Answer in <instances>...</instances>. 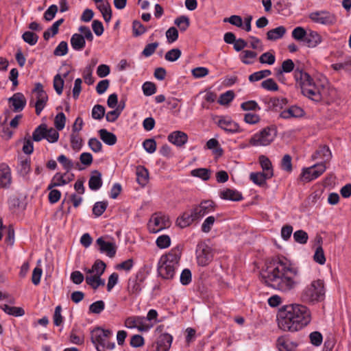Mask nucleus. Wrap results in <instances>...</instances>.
Listing matches in <instances>:
<instances>
[{"instance_id": "nucleus-1", "label": "nucleus", "mask_w": 351, "mask_h": 351, "mask_svg": "<svg viewBox=\"0 0 351 351\" xmlns=\"http://www.w3.org/2000/svg\"><path fill=\"white\" fill-rule=\"evenodd\" d=\"M298 269L293 267L285 258H278L274 267L263 276L265 283L278 291L289 293L298 286Z\"/></svg>"}, {"instance_id": "nucleus-2", "label": "nucleus", "mask_w": 351, "mask_h": 351, "mask_svg": "<svg viewBox=\"0 0 351 351\" xmlns=\"http://www.w3.org/2000/svg\"><path fill=\"white\" fill-rule=\"evenodd\" d=\"M278 324L285 331L295 332L306 326L311 321V312L305 305H285L278 313Z\"/></svg>"}, {"instance_id": "nucleus-3", "label": "nucleus", "mask_w": 351, "mask_h": 351, "mask_svg": "<svg viewBox=\"0 0 351 351\" xmlns=\"http://www.w3.org/2000/svg\"><path fill=\"white\" fill-rule=\"evenodd\" d=\"M324 296V282L322 280H316L302 289L300 293V300L304 304H315L322 301Z\"/></svg>"}, {"instance_id": "nucleus-4", "label": "nucleus", "mask_w": 351, "mask_h": 351, "mask_svg": "<svg viewBox=\"0 0 351 351\" xmlns=\"http://www.w3.org/2000/svg\"><path fill=\"white\" fill-rule=\"evenodd\" d=\"M112 335V330L99 326L90 331V340L97 351H106V349L112 350L114 348V343L108 341Z\"/></svg>"}, {"instance_id": "nucleus-5", "label": "nucleus", "mask_w": 351, "mask_h": 351, "mask_svg": "<svg viewBox=\"0 0 351 351\" xmlns=\"http://www.w3.org/2000/svg\"><path fill=\"white\" fill-rule=\"evenodd\" d=\"M276 135L277 130L276 128L266 127L251 137L250 144L256 147L267 146L274 141Z\"/></svg>"}, {"instance_id": "nucleus-6", "label": "nucleus", "mask_w": 351, "mask_h": 351, "mask_svg": "<svg viewBox=\"0 0 351 351\" xmlns=\"http://www.w3.org/2000/svg\"><path fill=\"white\" fill-rule=\"evenodd\" d=\"M195 252L197 263L199 266L208 265L213 258V250L205 242L198 243Z\"/></svg>"}, {"instance_id": "nucleus-7", "label": "nucleus", "mask_w": 351, "mask_h": 351, "mask_svg": "<svg viewBox=\"0 0 351 351\" xmlns=\"http://www.w3.org/2000/svg\"><path fill=\"white\" fill-rule=\"evenodd\" d=\"M145 278V271L142 270L138 271L135 276L129 278L127 290L130 295L136 297L140 294Z\"/></svg>"}, {"instance_id": "nucleus-8", "label": "nucleus", "mask_w": 351, "mask_h": 351, "mask_svg": "<svg viewBox=\"0 0 351 351\" xmlns=\"http://www.w3.org/2000/svg\"><path fill=\"white\" fill-rule=\"evenodd\" d=\"M326 169L325 164L323 162L304 168L301 173V179L307 182H311L319 177L326 171Z\"/></svg>"}, {"instance_id": "nucleus-9", "label": "nucleus", "mask_w": 351, "mask_h": 351, "mask_svg": "<svg viewBox=\"0 0 351 351\" xmlns=\"http://www.w3.org/2000/svg\"><path fill=\"white\" fill-rule=\"evenodd\" d=\"M309 19L313 22L325 25H332L337 21L336 16L327 11H317L309 14Z\"/></svg>"}, {"instance_id": "nucleus-10", "label": "nucleus", "mask_w": 351, "mask_h": 351, "mask_svg": "<svg viewBox=\"0 0 351 351\" xmlns=\"http://www.w3.org/2000/svg\"><path fill=\"white\" fill-rule=\"evenodd\" d=\"M215 204L211 200H204L199 204L193 207V211L197 220L199 221L203 217L215 210Z\"/></svg>"}, {"instance_id": "nucleus-11", "label": "nucleus", "mask_w": 351, "mask_h": 351, "mask_svg": "<svg viewBox=\"0 0 351 351\" xmlns=\"http://www.w3.org/2000/svg\"><path fill=\"white\" fill-rule=\"evenodd\" d=\"M10 107L14 112H20L25 108L27 99L22 93H16L8 99Z\"/></svg>"}, {"instance_id": "nucleus-12", "label": "nucleus", "mask_w": 351, "mask_h": 351, "mask_svg": "<svg viewBox=\"0 0 351 351\" xmlns=\"http://www.w3.org/2000/svg\"><path fill=\"white\" fill-rule=\"evenodd\" d=\"M176 268V267L160 258L158 263L157 271L158 275L163 279L171 280L175 275Z\"/></svg>"}, {"instance_id": "nucleus-13", "label": "nucleus", "mask_w": 351, "mask_h": 351, "mask_svg": "<svg viewBox=\"0 0 351 351\" xmlns=\"http://www.w3.org/2000/svg\"><path fill=\"white\" fill-rule=\"evenodd\" d=\"M145 318L140 316L128 317L125 321V326L128 328H136L139 331H147L151 327L145 324Z\"/></svg>"}, {"instance_id": "nucleus-14", "label": "nucleus", "mask_w": 351, "mask_h": 351, "mask_svg": "<svg viewBox=\"0 0 351 351\" xmlns=\"http://www.w3.org/2000/svg\"><path fill=\"white\" fill-rule=\"evenodd\" d=\"M169 224V218L166 216H155L153 217L149 222L148 226L149 231L156 233L160 230L165 228Z\"/></svg>"}, {"instance_id": "nucleus-15", "label": "nucleus", "mask_w": 351, "mask_h": 351, "mask_svg": "<svg viewBox=\"0 0 351 351\" xmlns=\"http://www.w3.org/2000/svg\"><path fill=\"white\" fill-rule=\"evenodd\" d=\"M199 221L192 209L182 213L176 220V224L181 228H184L193 222Z\"/></svg>"}, {"instance_id": "nucleus-16", "label": "nucleus", "mask_w": 351, "mask_h": 351, "mask_svg": "<svg viewBox=\"0 0 351 351\" xmlns=\"http://www.w3.org/2000/svg\"><path fill=\"white\" fill-rule=\"evenodd\" d=\"M217 124L219 127L227 132L236 133L240 131L239 124L230 118H221L219 119Z\"/></svg>"}, {"instance_id": "nucleus-17", "label": "nucleus", "mask_w": 351, "mask_h": 351, "mask_svg": "<svg viewBox=\"0 0 351 351\" xmlns=\"http://www.w3.org/2000/svg\"><path fill=\"white\" fill-rule=\"evenodd\" d=\"M302 93L314 101L319 102L322 100V95L315 82L309 86H302Z\"/></svg>"}, {"instance_id": "nucleus-18", "label": "nucleus", "mask_w": 351, "mask_h": 351, "mask_svg": "<svg viewBox=\"0 0 351 351\" xmlns=\"http://www.w3.org/2000/svg\"><path fill=\"white\" fill-rule=\"evenodd\" d=\"M181 254V249L179 247H176L173 248L168 254L162 255L160 259L177 267L180 259Z\"/></svg>"}, {"instance_id": "nucleus-19", "label": "nucleus", "mask_w": 351, "mask_h": 351, "mask_svg": "<svg viewBox=\"0 0 351 351\" xmlns=\"http://www.w3.org/2000/svg\"><path fill=\"white\" fill-rule=\"evenodd\" d=\"M173 337L168 333H164L159 336L156 341V351H169Z\"/></svg>"}, {"instance_id": "nucleus-20", "label": "nucleus", "mask_w": 351, "mask_h": 351, "mask_svg": "<svg viewBox=\"0 0 351 351\" xmlns=\"http://www.w3.org/2000/svg\"><path fill=\"white\" fill-rule=\"evenodd\" d=\"M294 78L297 82H299L302 89V86H307L314 83L313 79L311 75L297 68L294 70Z\"/></svg>"}, {"instance_id": "nucleus-21", "label": "nucleus", "mask_w": 351, "mask_h": 351, "mask_svg": "<svg viewBox=\"0 0 351 351\" xmlns=\"http://www.w3.org/2000/svg\"><path fill=\"white\" fill-rule=\"evenodd\" d=\"M96 243L99 246L101 252H106L110 258L115 256L116 247L114 243L105 241L102 237H99L97 239Z\"/></svg>"}, {"instance_id": "nucleus-22", "label": "nucleus", "mask_w": 351, "mask_h": 351, "mask_svg": "<svg viewBox=\"0 0 351 351\" xmlns=\"http://www.w3.org/2000/svg\"><path fill=\"white\" fill-rule=\"evenodd\" d=\"M264 102L267 104V110L278 112L287 104V100L285 98L272 97L264 99Z\"/></svg>"}, {"instance_id": "nucleus-23", "label": "nucleus", "mask_w": 351, "mask_h": 351, "mask_svg": "<svg viewBox=\"0 0 351 351\" xmlns=\"http://www.w3.org/2000/svg\"><path fill=\"white\" fill-rule=\"evenodd\" d=\"M168 141L173 145L181 147L188 141V136L186 133L181 131H175L168 136Z\"/></svg>"}, {"instance_id": "nucleus-24", "label": "nucleus", "mask_w": 351, "mask_h": 351, "mask_svg": "<svg viewBox=\"0 0 351 351\" xmlns=\"http://www.w3.org/2000/svg\"><path fill=\"white\" fill-rule=\"evenodd\" d=\"M304 115V111L300 107L292 106L287 110L282 111L280 117L288 119L290 118H299Z\"/></svg>"}, {"instance_id": "nucleus-25", "label": "nucleus", "mask_w": 351, "mask_h": 351, "mask_svg": "<svg viewBox=\"0 0 351 351\" xmlns=\"http://www.w3.org/2000/svg\"><path fill=\"white\" fill-rule=\"evenodd\" d=\"M332 158V154L329 147L326 145H320L315 152L312 155V159H321L323 163L329 161Z\"/></svg>"}, {"instance_id": "nucleus-26", "label": "nucleus", "mask_w": 351, "mask_h": 351, "mask_svg": "<svg viewBox=\"0 0 351 351\" xmlns=\"http://www.w3.org/2000/svg\"><path fill=\"white\" fill-rule=\"evenodd\" d=\"M272 178L271 173L252 172L250 179L256 185L262 186L266 184V180Z\"/></svg>"}, {"instance_id": "nucleus-27", "label": "nucleus", "mask_w": 351, "mask_h": 351, "mask_svg": "<svg viewBox=\"0 0 351 351\" xmlns=\"http://www.w3.org/2000/svg\"><path fill=\"white\" fill-rule=\"evenodd\" d=\"M18 173L23 177H26L31 171V160L29 157L19 158L17 166Z\"/></svg>"}, {"instance_id": "nucleus-28", "label": "nucleus", "mask_w": 351, "mask_h": 351, "mask_svg": "<svg viewBox=\"0 0 351 351\" xmlns=\"http://www.w3.org/2000/svg\"><path fill=\"white\" fill-rule=\"evenodd\" d=\"M297 346V343L291 341L286 336L280 337L277 340V346L279 351H293Z\"/></svg>"}, {"instance_id": "nucleus-29", "label": "nucleus", "mask_w": 351, "mask_h": 351, "mask_svg": "<svg viewBox=\"0 0 351 351\" xmlns=\"http://www.w3.org/2000/svg\"><path fill=\"white\" fill-rule=\"evenodd\" d=\"M322 40V36L317 32L310 31L306 33L304 43L308 47L313 48L321 43Z\"/></svg>"}, {"instance_id": "nucleus-30", "label": "nucleus", "mask_w": 351, "mask_h": 351, "mask_svg": "<svg viewBox=\"0 0 351 351\" xmlns=\"http://www.w3.org/2000/svg\"><path fill=\"white\" fill-rule=\"evenodd\" d=\"M136 181L142 186H145L149 181L148 170L143 166L138 165L136 170Z\"/></svg>"}, {"instance_id": "nucleus-31", "label": "nucleus", "mask_w": 351, "mask_h": 351, "mask_svg": "<svg viewBox=\"0 0 351 351\" xmlns=\"http://www.w3.org/2000/svg\"><path fill=\"white\" fill-rule=\"evenodd\" d=\"M220 197L223 199L231 200V201H241L243 199L242 194L233 189H226L220 192Z\"/></svg>"}, {"instance_id": "nucleus-32", "label": "nucleus", "mask_w": 351, "mask_h": 351, "mask_svg": "<svg viewBox=\"0 0 351 351\" xmlns=\"http://www.w3.org/2000/svg\"><path fill=\"white\" fill-rule=\"evenodd\" d=\"M102 185L101 174L99 171L95 170L92 173L88 180V186L93 191H97Z\"/></svg>"}, {"instance_id": "nucleus-33", "label": "nucleus", "mask_w": 351, "mask_h": 351, "mask_svg": "<svg viewBox=\"0 0 351 351\" xmlns=\"http://www.w3.org/2000/svg\"><path fill=\"white\" fill-rule=\"evenodd\" d=\"M71 45L72 48L75 51L82 50L86 45L84 37L81 34H74L71 38Z\"/></svg>"}, {"instance_id": "nucleus-34", "label": "nucleus", "mask_w": 351, "mask_h": 351, "mask_svg": "<svg viewBox=\"0 0 351 351\" xmlns=\"http://www.w3.org/2000/svg\"><path fill=\"white\" fill-rule=\"evenodd\" d=\"M48 101V95L46 92L36 95V102L35 104L36 114L38 116L46 106Z\"/></svg>"}, {"instance_id": "nucleus-35", "label": "nucleus", "mask_w": 351, "mask_h": 351, "mask_svg": "<svg viewBox=\"0 0 351 351\" xmlns=\"http://www.w3.org/2000/svg\"><path fill=\"white\" fill-rule=\"evenodd\" d=\"M100 138L108 145H114L117 141V136L106 129L99 130Z\"/></svg>"}, {"instance_id": "nucleus-36", "label": "nucleus", "mask_w": 351, "mask_h": 351, "mask_svg": "<svg viewBox=\"0 0 351 351\" xmlns=\"http://www.w3.org/2000/svg\"><path fill=\"white\" fill-rule=\"evenodd\" d=\"M287 29L284 26H279L270 29L267 33V38L269 40H276L284 36Z\"/></svg>"}, {"instance_id": "nucleus-37", "label": "nucleus", "mask_w": 351, "mask_h": 351, "mask_svg": "<svg viewBox=\"0 0 351 351\" xmlns=\"http://www.w3.org/2000/svg\"><path fill=\"white\" fill-rule=\"evenodd\" d=\"M97 8L102 14L104 21L108 23L112 17V10L108 0L103 3L97 5Z\"/></svg>"}, {"instance_id": "nucleus-38", "label": "nucleus", "mask_w": 351, "mask_h": 351, "mask_svg": "<svg viewBox=\"0 0 351 351\" xmlns=\"http://www.w3.org/2000/svg\"><path fill=\"white\" fill-rule=\"evenodd\" d=\"M0 181L3 186H7L11 182L10 168L4 164L0 166Z\"/></svg>"}, {"instance_id": "nucleus-39", "label": "nucleus", "mask_w": 351, "mask_h": 351, "mask_svg": "<svg viewBox=\"0 0 351 351\" xmlns=\"http://www.w3.org/2000/svg\"><path fill=\"white\" fill-rule=\"evenodd\" d=\"M101 275L95 274L93 276H86V282L90 285L94 290H96L99 286L105 285V280L101 278Z\"/></svg>"}, {"instance_id": "nucleus-40", "label": "nucleus", "mask_w": 351, "mask_h": 351, "mask_svg": "<svg viewBox=\"0 0 351 351\" xmlns=\"http://www.w3.org/2000/svg\"><path fill=\"white\" fill-rule=\"evenodd\" d=\"M294 63L292 60L287 59L282 62L281 69H279L276 72V77L278 80L280 76H282L283 73H290L294 70Z\"/></svg>"}, {"instance_id": "nucleus-41", "label": "nucleus", "mask_w": 351, "mask_h": 351, "mask_svg": "<svg viewBox=\"0 0 351 351\" xmlns=\"http://www.w3.org/2000/svg\"><path fill=\"white\" fill-rule=\"evenodd\" d=\"M47 132V125L45 123L38 125L32 133V140L38 142L45 138Z\"/></svg>"}, {"instance_id": "nucleus-42", "label": "nucleus", "mask_w": 351, "mask_h": 351, "mask_svg": "<svg viewBox=\"0 0 351 351\" xmlns=\"http://www.w3.org/2000/svg\"><path fill=\"white\" fill-rule=\"evenodd\" d=\"M1 308L7 314L15 317H21L25 314V311L21 307L10 306L8 304H3Z\"/></svg>"}, {"instance_id": "nucleus-43", "label": "nucleus", "mask_w": 351, "mask_h": 351, "mask_svg": "<svg viewBox=\"0 0 351 351\" xmlns=\"http://www.w3.org/2000/svg\"><path fill=\"white\" fill-rule=\"evenodd\" d=\"M64 22L63 19L56 21L50 28L46 30L43 34V38L45 40H48L51 36H53L58 32L59 26Z\"/></svg>"}, {"instance_id": "nucleus-44", "label": "nucleus", "mask_w": 351, "mask_h": 351, "mask_svg": "<svg viewBox=\"0 0 351 351\" xmlns=\"http://www.w3.org/2000/svg\"><path fill=\"white\" fill-rule=\"evenodd\" d=\"M258 161L263 169V172L264 173H271L272 174V177L274 176V171L272 167V164L271 160L267 156L264 155H261L258 157Z\"/></svg>"}, {"instance_id": "nucleus-45", "label": "nucleus", "mask_w": 351, "mask_h": 351, "mask_svg": "<svg viewBox=\"0 0 351 351\" xmlns=\"http://www.w3.org/2000/svg\"><path fill=\"white\" fill-rule=\"evenodd\" d=\"M174 24L178 26L180 32H184L189 28L190 20L188 16L182 15L175 19Z\"/></svg>"}, {"instance_id": "nucleus-46", "label": "nucleus", "mask_w": 351, "mask_h": 351, "mask_svg": "<svg viewBox=\"0 0 351 351\" xmlns=\"http://www.w3.org/2000/svg\"><path fill=\"white\" fill-rule=\"evenodd\" d=\"M191 175L206 181L210 177V171L206 168H197L191 171Z\"/></svg>"}, {"instance_id": "nucleus-47", "label": "nucleus", "mask_w": 351, "mask_h": 351, "mask_svg": "<svg viewBox=\"0 0 351 351\" xmlns=\"http://www.w3.org/2000/svg\"><path fill=\"white\" fill-rule=\"evenodd\" d=\"M106 267V265L105 263L101 260H97L94 263L92 269H89L87 270V273L91 274L93 272H95L97 275H102L105 271Z\"/></svg>"}, {"instance_id": "nucleus-48", "label": "nucleus", "mask_w": 351, "mask_h": 351, "mask_svg": "<svg viewBox=\"0 0 351 351\" xmlns=\"http://www.w3.org/2000/svg\"><path fill=\"white\" fill-rule=\"evenodd\" d=\"M147 32V28L139 21L135 20L132 23V33L134 37H138Z\"/></svg>"}, {"instance_id": "nucleus-49", "label": "nucleus", "mask_w": 351, "mask_h": 351, "mask_svg": "<svg viewBox=\"0 0 351 351\" xmlns=\"http://www.w3.org/2000/svg\"><path fill=\"white\" fill-rule=\"evenodd\" d=\"M70 141L73 149L78 151L81 149L82 146V139L77 132H72Z\"/></svg>"}, {"instance_id": "nucleus-50", "label": "nucleus", "mask_w": 351, "mask_h": 351, "mask_svg": "<svg viewBox=\"0 0 351 351\" xmlns=\"http://www.w3.org/2000/svg\"><path fill=\"white\" fill-rule=\"evenodd\" d=\"M22 38L25 43L30 45H36L38 40V36L30 31L25 32L22 35Z\"/></svg>"}, {"instance_id": "nucleus-51", "label": "nucleus", "mask_w": 351, "mask_h": 351, "mask_svg": "<svg viewBox=\"0 0 351 351\" xmlns=\"http://www.w3.org/2000/svg\"><path fill=\"white\" fill-rule=\"evenodd\" d=\"M66 117L63 112H59L56 114L54 119V125L57 130H62L65 126Z\"/></svg>"}, {"instance_id": "nucleus-52", "label": "nucleus", "mask_w": 351, "mask_h": 351, "mask_svg": "<svg viewBox=\"0 0 351 351\" xmlns=\"http://www.w3.org/2000/svg\"><path fill=\"white\" fill-rule=\"evenodd\" d=\"M182 52L178 48L172 49L168 51L165 56L166 60L169 62H175L181 56Z\"/></svg>"}, {"instance_id": "nucleus-53", "label": "nucleus", "mask_w": 351, "mask_h": 351, "mask_svg": "<svg viewBox=\"0 0 351 351\" xmlns=\"http://www.w3.org/2000/svg\"><path fill=\"white\" fill-rule=\"evenodd\" d=\"M257 56V53L253 51L245 50L243 51L242 55L240 56L241 62L245 64H251L252 62L249 59L255 58Z\"/></svg>"}, {"instance_id": "nucleus-54", "label": "nucleus", "mask_w": 351, "mask_h": 351, "mask_svg": "<svg viewBox=\"0 0 351 351\" xmlns=\"http://www.w3.org/2000/svg\"><path fill=\"white\" fill-rule=\"evenodd\" d=\"M293 239L295 241L298 243L306 244L307 243L308 236L305 231L299 230L293 233Z\"/></svg>"}, {"instance_id": "nucleus-55", "label": "nucleus", "mask_w": 351, "mask_h": 351, "mask_svg": "<svg viewBox=\"0 0 351 351\" xmlns=\"http://www.w3.org/2000/svg\"><path fill=\"white\" fill-rule=\"evenodd\" d=\"M108 206V204L106 202H96L93 208V213L95 217H98L101 216L106 210Z\"/></svg>"}, {"instance_id": "nucleus-56", "label": "nucleus", "mask_w": 351, "mask_h": 351, "mask_svg": "<svg viewBox=\"0 0 351 351\" xmlns=\"http://www.w3.org/2000/svg\"><path fill=\"white\" fill-rule=\"evenodd\" d=\"M306 33L307 32L303 27H297L293 29L291 35L295 40L304 42L306 36Z\"/></svg>"}, {"instance_id": "nucleus-57", "label": "nucleus", "mask_w": 351, "mask_h": 351, "mask_svg": "<svg viewBox=\"0 0 351 351\" xmlns=\"http://www.w3.org/2000/svg\"><path fill=\"white\" fill-rule=\"evenodd\" d=\"M142 89L145 96H151L156 93V86L153 82H146L143 84Z\"/></svg>"}, {"instance_id": "nucleus-58", "label": "nucleus", "mask_w": 351, "mask_h": 351, "mask_svg": "<svg viewBox=\"0 0 351 351\" xmlns=\"http://www.w3.org/2000/svg\"><path fill=\"white\" fill-rule=\"evenodd\" d=\"M105 108L99 104L95 105L92 110V117L94 119L100 120L105 114Z\"/></svg>"}, {"instance_id": "nucleus-59", "label": "nucleus", "mask_w": 351, "mask_h": 351, "mask_svg": "<svg viewBox=\"0 0 351 351\" xmlns=\"http://www.w3.org/2000/svg\"><path fill=\"white\" fill-rule=\"evenodd\" d=\"M261 87L267 90L277 91L278 86L272 78H268L261 83Z\"/></svg>"}, {"instance_id": "nucleus-60", "label": "nucleus", "mask_w": 351, "mask_h": 351, "mask_svg": "<svg viewBox=\"0 0 351 351\" xmlns=\"http://www.w3.org/2000/svg\"><path fill=\"white\" fill-rule=\"evenodd\" d=\"M105 308V303L103 300H98L93 302L89 306L90 313L95 314L101 313Z\"/></svg>"}, {"instance_id": "nucleus-61", "label": "nucleus", "mask_w": 351, "mask_h": 351, "mask_svg": "<svg viewBox=\"0 0 351 351\" xmlns=\"http://www.w3.org/2000/svg\"><path fill=\"white\" fill-rule=\"evenodd\" d=\"M234 97V92L232 90H228L220 95L218 102L221 105H226L228 104L230 101H232Z\"/></svg>"}, {"instance_id": "nucleus-62", "label": "nucleus", "mask_w": 351, "mask_h": 351, "mask_svg": "<svg viewBox=\"0 0 351 351\" xmlns=\"http://www.w3.org/2000/svg\"><path fill=\"white\" fill-rule=\"evenodd\" d=\"M46 134H46L45 139L48 142H49L51 143H56L58 141V140L59 138V133L56 129H54L53 128H50L49 129H48L47 128Z\"/></svg>"}, {"instance_id": "nucleus-63", "label": "nucleus", "mask_w": 351, "mask_h": 351, "mask_svg": "<svg viewBox=\"0 0 351 351\" xmlns=\"http://www.w3.org/2000/svg\"><path fill=\"white\" fill-rule=\"evenodd\" d=\"M313 259L319 265H324L326 263V257L322 246H318L316 248L313 256Z\"/></svg>"}, {"instance_id": "nucleus-64", "label": "nucleus", "mask_w": 351, "mask_h": 351, "mask_svg": "<svg viewBox=\"0 0 351 351\" xmlns=\"http://www.w3.org/2000/svg\"><path fill=\"white\" fill-rule=\"evenodd\" d=\"M57 160L63 166L66 172H69L73 167V162L63 154L59 156Z\"/></svg>"}]
</instances>
